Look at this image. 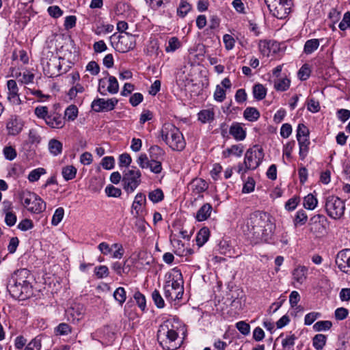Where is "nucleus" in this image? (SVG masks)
I'll list each match as a JSON object with an SVG mask.
<instances>
[{
    "label": "nucleus",
    "instance_id": "c9c22d12",
    "mask_svg": "<svg viewBox=\"0 0 350 350\" xmlns=\"http://www.w3.org/2000/svg\"><path fill=\"white\" fill-rule=\"evenodd\" d=\"M254 96L257 100H262L267 94L265 88L262 84H256L253 88Z\"/></svg>",
    "mask_w": 350,
    "mask_h": 350
},
{
    "label": "nucleus",
    "instance_id": "3c124183",
    "mask_svg": "<svg viewBox=\"0 0 350 350\" xmlns=\"http://www.w3.org/2000/svg\"><path fill=\"white\" fill-rule=\"evenodd\" d=\"M148 168L152 173L159 174L162 171L161 160L150 159Z\"/></svg>",
    "mask_w": 350,
    "mask_h": 350
},
{
    "label": "nucleus",
    "instance_id": "393cba45",
    "mask_svg": "<svg viewBox=\"0 0 350 350\" xmlns=\"http://www.w3.org/2000/svg\"><path fill=\"white\" fill-rule=\"evenodd\" d=\"M210 232L208 228H202L200 230L196 236V243L199 247L202 246L209 238Z\"/></svg>",
    "mask_w": 350,
    "mask_h": 350
},
{
    "label": "nucleus",
    "instance_id": "dca6fc26",
    "mask_svg": "<svg viewBox=\"0 0 350 350\" xmlns=\"http://www.w3.org/2000/svg\"><path fill=\"white\" fill-rule=\"evenodd\" d=\"M134 44L130 36H119L116 49L120 53H126L133 49Z\"/></svg>",
    "mask_w": 350,
    "mask_h": 350
},
{
    "label": "nucleus",
    "instance_id": "f3484780",
    "mask_svg": "<svg viewBox=\"0 0 350 350\" xmlns=\"http://www.w3.org/2000/svg\"><path fill=\"white\" fill-rule=\"evenodd\" d=\"M45 122L53 129H62L65 124L64 118L57 113L49 114L47 118H46Z\"/></svg>",
    "mask_w": 350,
    "mask_h": 350
},
{
    "label": "nucleus",
    "instance_id": "20e7f679",
    "mask_svg": "<svg viewBox=\"0 0 350 350\" xmlns=\"http://www.w3.org/2000/svg\"><path fill=\"white\" fill-rule=\"evenodd\" d=\"M177 326L174 324L172 319L165 321L159 328L157 332V339L163 349L174 350L177 349L175 343L178 338Z\"/></svg>",
    "mask_w": 350,
    "mask_h": 350
},
{
    "label": "nucleus",
    "instance_id": "69168bd1",
    "mask_svg": "<svg viewBox=\"0 0 350 350\" xmlns=\"http://www.w3.org/2000/svg\"><path fill=\"white\" fill-rule=\"evenodd\" d=\"M309 136V130L304 124H299L297 129V139Z\"/></svg>",
    "mask_w": 350,
    "mask_h": 350
},
{
    "label": "nucleus",
    "instance_id": "7ed1b4c3",
    "mask_svg": "<svg viewBox=\"0 0 350 350\" xmlns=\"http://www.w3.org/2000/svg\"><path fill=\"white\" fill-rule=\"evenodd\" d=\"M165 297L170 301L182 299L184 288L182 273L174 269L167 275L163 287Z\"/></svg>",
    "mask_w": 350,
    "mask_h": 350
},
{
    "label": "nucleus",
    "instance_id": "5701e85b",
    "mask_svg": "<svg viewBox=\"0 0 350 350\" xmlns=\"http://www.w3.org/2000/svg\"><path fill=\"white\" fill-rule=\"evenodd\" d=\"M299 146V156L304 159L308 152L310 141L308 137L297 139Z\"/></svg>",
    "mask_w": 350,
    "mask_h": 350
},
{
    "label": "nucleus",
    "instance_id": "0e129e2a",
    "mask_svg": "<svg viewBox=\"0 0 350 350\" xmlns=\"http://www.w3.org/2000/svg\"><path fill=\"white\" fill-rule=\"evenodd\" d=\"M237 329L243 335L246 336L250 334V326L245 321H239L236 323Z\"/></svg>",
    "mask_w": 350,
    "mask_h": 350
},
{
    "label": "nucleus",
    "instance_id": "ea45409f",
    "mask_svg": "<svg viewBox=\"0 0 350 350\" xmlns=\"http://www.w3.org/2000/svg\"><path fill=\"white\" fill-rule=\"evenodd\" d=\"M308 220V216L306 212L303 209L299 210L295 216L293 222L294 225L297 226V225H304L306 223Z\"/></svg>",
    "mask_w": 350,
    "mask_h": 350
},
{
    "label": "nucleus",
    "instance_id": "f03ea898",
    "mask_svg": "<svg viewBox=\"0 0 350 350\" xmlns=\"http://www.w3.org/2000/svg\"><path fill=\"white\" fill-rule=\"evenodd\" d=\"M31 273L26 269L15 271L10 278L7 288L10 295L16 299H25L32 291Z\"/></svg>",
    "mask_w": 350,
    "mask_h": 350
},
{
    "label": "nucleus",
    "instance_id": "f8f14e48",
    "mask_svg": "<svg viewBox=\"0 0 350 350\" xmlns=\"http://www.w3.org/2000/svg\"><path fill=\"white\" fill-rule=\"evenodd\" d=\"M19 88L16 81L10 79L7 81V100L14 105H19L21 103Z\"/></svg>",
    "mask_w": 350,
    "mask_h": 350
},
{
    "label": "nucleus",
    "instance_id": "c85d7f7f",
    "mask_svg": "<svg viewBox=\"0 0 350 350\" xmlns=\"http://www.w3.org/2000/svg\"><path fill=\"white\" fill-rule=\"evenodd\" d=\"M243 116L247 120L254 122L259 118L260 113L254 107H247L244 110Z\"/></svg>",
    "mask_w": 350,
    "mask_h": 350
},
{
    "label": "nucleus",
    "instance_id": "de8ad7c7",
    "mask_svg": "<svg viewBox=\"0 0 350 350\" xmlns=\"http://www.w3.org/2000/svg\"><path fill=\"white\" fill-rule=\"evenodd\" d=\"M94 272L96 276L99 279L107 277L109 273V269L105 265H100L94 268Z\"/></svg>",
    "mask_w": 350,
    "mask_h": 350
},
{
    "label": "nucleus",
    "instance_id": "4be33fe9",
    "mask_svg": "<svg viewBox=\"0 0 350 350\" xmlns=\"http://www.w3.org/2000/svg\"><path fill=\"white\" fill-rule=\"evenodd\" d=\"M63 145L61 142L56 139H51L48 144L49 152L53 156H57L62 152Z\"/></svg>",
    "mask_w": 350,
    "mask_h": 350
},
{
    "label": "nucleus",
    "instance_id": "052dcab7",
    "mask_svg": "<svg viewBox=\"0 0 350 350\" xmlns=\"http://www.w3.org/2000/svg\"><path fill=\"white\" fill-rule=\"evenodd\" d=\"M223 42L224 43L226 49L228 51L232 49L234 46L235 40L230 34H225L223 36Z\"/></svg>",
    "mask_w": 350,
    "mask_h": 350
},
{
    "label": "nucleus",
    "instance_id": "f257e3e1",
    "mask_svg": "<svg viewBox=\"0 0 350 350\" xmlns=\"http://www.w3.org/2000/svg\"><path fill=\"white\" fill-rule=\"evenodd\" d=\"M245 227L244 231H247L248 236L255 243L267 241L273 230L270 215L262 211H255L250 214Z\"/></svg>",
    "mask_w": 350,
    "mask_h": 350
},
{
    "label": "nucleus",
    "instance_id": "39448f33",
    "mask_svg": "<svg viewBox=\"0 0 350 350\" xmlns=\"http://www.w3.org/2000/svg\"><path fill=\"white\" fill-rule=\"evenodd\" d=\"M162 138L173 150L181 151L186 146L183 135L172 124H165L162 129Z\"/></svg>",
    "mask_w": 350,
    "mask_h": 350
},
{
    "label": "nucleus",
    "instance_id": "09e8293b",
    "mask_svg": "<svg viewBox=\"0 0 350 350\" xmlns=\"http://www.w3.org/2000/svg\"><path fill=\"white\" fill-rule=\"evenodd\" d=\"M152 299L158 308H164L165 302L159 291L154 290L152 293Z\"/></svg>",
    "mask_w": 350,
    "mask_h": 350
},
{
    "label": "nucleus",
    "instance_id": "4d7b16f0",
    "mask_svg": "<svg viewBox=\"0 0 350 350\" xmlns=\"http://www.w3.org/2000/svg\"><path fill=\"white\" fill-rule=\"evenodd\" d=\"M299 198L294 196L290 198L285 204V208L288 211H294L299 203Z\"/></svg>",
    "mask_w": 350,
    "mask_h": 350
},
{
    "label": "nucleus",
    "instance_id": "412c9836",
    "mask_svg": "<svg viewBox=\"0 0 350 350\" xmlns=\"http://www.w3.org/2000/svg\"><path fill=\"white\" fill-rule=\"evenodd\" d=\"M8 133L12 135H18L23 129L22 123L17 119H10L7 123Z\"/></svg>",
    "mask_w": 350,
    "mask_h": 350
},
{
    "label": "nucleus",
    "instance_id": "2eb2a0df",
    "mask_svg": "<svg viewBox=\"0 0 350 350\" xmlns=\"http://www.w3.org/2000/svg\"><path fill=\"white\" fill-rule=\"evenodd\" d=\"M189 189L192 194L202 197V193L207 190L208 184L202 178H194L189 183Z\"/></svg>",
    "mask_w": 350,
    "mask_h": 350
},
{
    "label": "nucleus",
    "instance_id": "aec40b11",
    "mask_svg": "<svg viewBox=\"0 0 350 350\" xmlns=\"http://www.w3.org/2000/svg\"><path fill=\"white\" fill-rule=\"evenodd\" d=\"M212 211V206L209 203L202 205L197 211L196 218L198 221L206 220L211 215Z\"/></svg>",
    "mask_w": 350,
    "mask_h": 350
},
{
    "label": "nucleus",
    "instance_id": "4468645a",
    "mask_svg": "<svg viewBox=\"0 0 350 350\" xmlns=\"http://www.w3.org/2000/svg\"><path fill=\"white\" fill-rule=\"evenodd\" d=\"M146 204V196L142 193H138L134 199L132 204L131 213L134 217H139L143 215Z\"/></svg>",
    "mask_w": 350,
    "mask_h": 350
},
{
    "label": "nucleus",
    "instance_id": "5fc2aeb1",
    "mask_svg": "<svg viewBox=\"0 0 350 350\" xmlns=\"http://www.w3.org/2000/svg\"><path fill=\"white\" fill-rule=\"evenodd\" d=\"M225 98L226 91L221 86L217 85L214 92V99L218 102H222Z\"/></svg>",
    "mask_w": 350,
    "mask_h": 350
},
{
    "label": "nucleus",
    "instance_id": "ddd939ff",
    "mask_svg": "<svg viewBox=\"0 0 350 350\" xmlns=\"http://www.w3.org/2000/svg\"><path fill=\"white\" fill-rule=\"evenodd\" d=\"M336 263L338 269L347 273L350 268V250L346 249L339 252L336 258Z\"/></svg>",
    "mask_w": 350,
    "mask_h": 350
},
{
    "label": "nucleus",
    "instance_id": "a19ab883",
    "mask_svg": "<svg viewBox=\"0 0 350 350\" xmlns=\"http://www.w3.org/2000/svg\"><path fill=\"white\" fill-rule=\"evenodd\" d=\"M164 194L161 189H157L148 193V198L153 203H158L163 200Z\"/></svg>",
    "mask_w": 350,
    "mask_h": 350
},
{
    "label": "nucleus",
    "instance_id": "bb28decb",
    "mask_svg": "<svg viewBox=\"0 0 350 350\" xmlns=\"http://www.w3.org/2000/svg\"><path fill=\"white\" fill-rule=\"evenodd\" d=\"M126 260L124 261L123 264L120 262H115L112 264L111 268L119 275L127 274L130 268L129 265H126Z\"/></svg>",
    "mask_w": 350,
    "mask_h": 350
},
{
    "label": "nucleus",
    "instance_id": "7c9ffc66",
    "mask_svg": "<svg viewBox=\"0 0 350 350\" xmlns=\"http://www.w3.org/2000/svg\"><path fill=\"white\" fill-rule=\"evenodd\" d=\"M159 44L157 40H151L146 48V53L149 56H158L159 53Z\"/></svg>",
    "mask_w": 350,
    "mask_h": 350
},
{
    "label": "nucleus",
    "instance_id": "6e6d98bb",
    "mask_svg": "<svg viewBox=\"0 0 350 350\" xmlns=\"http://www.w3.org/2000/svg\"><path fill=\"white\" fill-rule=\"evenodd\" d=\"M134 299H135L139 308L144 311L146 306L145 296L140 292L137 291L134 294Z\"/></svg>",
    "mask_w": 350,
    "mask_h": 350
},
{
    "label": "nucleus",
    "instance_id": "37998d69",
    "mask_svg": "<svg viewBox=\"0 0 350 350\" xmlns=\"http://www.w3.org/2000/svg\"><path fill=\"white\" fill-rule=\"evenodd\" d=\"M64 216V209L62 207L57 208L52 217L51 224L54 226H57L62 220Z\"/></svg>",
    "mask_w": 350,
    "mask_h": 350
},
{
    "label": "nucleus",
    "instance_id": "cd10ccee",
    "mask_svg": "<svg viewBox=\"0 0 350 350\" xmlns=\"http://www.w3.org/2000/svg\"><path fill=\"white\" fill-rule=\"evenodd\" d=\"M318 204V200L312 194L310 193L304 197L303 205L305 208L314 210Z\"/></svg>",
    "mask_w": 350,
    "mask_h": 350
},
{
    "label": "nucleus",
    "instance_id": "79ce46f5",
    "mask_svg": "<svg viewBox=\"0 0 350 350\" xmlns=\"http://www.w3.org/2000/svg\"><path fill=\"white\" fill-rule=\"evenodd\" d=\"M180 47V43L176 37L170 38L168 40L167 45L165 46V51L167 53L174 52L176 49Z\"/></svg>",
    "mask_w": 350,
    "mask_h": 350
},
{
    "label": "nucleus",
    "instance_id": "0eeeda50",
    "mask_svg": "<svg viewBox=\"0 0 350 350\" xmlns=\"http://www.w3.org/2000/svg\"><path fill=\"white\" fill-rule=\"evenodd\" d=\"M270 14L278 19H284L291 13L292 0H265Z\"/></svg>",
    "mask_w": 350,
    "mask_h": 350
},
{
    "label": "nucleus",
    "instance_id": "49530a36",
    "mask_svg": "<svg viewBox=\"0 0 350 350\" xmlns=\"http://www.w3.org/2000/svg\"><path fill=\"white\" fill-rule=\"evenodd\" d=\"M77 116H78V109L74 105H70L65 110V117L68 120L72 121V120H75L76 118L77 117Z\"/></svg>",
    "mask_w": 350,
    "mask_h": 350
},
{
    "label": "nucleus",
    "instance_id": "2f4dec72",
    "mask_svg": "<svg viewBox=\"0 0 350 350\" xmlns=\"http://www.w3.org/2000/svg\"><path fill=\"white\" fill-rule=\"evenodd\" d=\"M77 171L73 165H66L62 168V174L66 180H70L75 178Z\"/></svg>",
    "mask_w": 350,
    "mask_h": 350
},
{
    "label": "nucleus",
    "instance_id": "c756f323",
    "mask_svg": "<svg viewBox=\"0 0 350 350\" xmlns=\"http://www.w3.org/2000/svg\"><path fill=\"white\" fill-rule=\"evenodd\" d=\"M291 81L287 77H281L275 80L274 88L278 91H285L288 89Z\"/></svg>",
    "mask_w": 350,
    "mask_h": 350
},
{
    "label": "nucleus",
    "instance_id": "680f3d73",
    "mask_svg": "<svg viewBox=\"0 0 350 350\" xmlns=\"http://www.w3.org/2000/svg\"><path fill=\"white\" fill-rule=\"evenodd\" d=\"M254 187H255L254 180L251 177H248L247 180H246V182L245 183V184L243 185L242 192L244 193H251L252 191H254Z\"/></svg>",
    "mask_w": 350,
    "mask_h": 350
},
{
    "label": "nucleus",
    "instance_id": "58836bf2",
    "mask_svg": "<svg viewBox=\"0 0 350 350\" xmlns=\"http://www.w3.org/2000/svg\"><path fill=\"white\" fill-rule=\"evenodd\" d=\"M326 336L323 334H317L313 338V346L317 350L323 349L326 343Z\"/></svg>",
    "mask_w": 350,
    "mask_h": 350
},
{
    "label": "nucleus",
    "instance_id": "473e14b6",
    "mask_svg": "<svg viewBox=\"0 0 350 350\" xmlns=\"http://www.w3.org/2000/svg\"><path fill=\"white\" fill-rule=\"evenodd\" d=\"M191 10V5L188 0H181L177 9V14L181 17H185Z\"/></svg>",
    "mask_w": 350,
    "mask_h": 350
},
{
    "label": "nucleus",
    "instance_id": "6ab92c4d",
    "mask_svg": "<svg viewBox=\"0 0 350 350\" xmlns=\"http://www.w3.org/2000/svg\"><path fill=\"white\" fill-rule=\"evenodd\" d=\"M230 134L237 141L243 140L245 138L246 133L241 124L234 122L230 127Z\"/></svg>",
    "mask_w": 350,
    "mask_h": 350
},
{
    "label": "nucleus",
    "instance_id": "72a5a7b5",
    "mask_svg": "<svg viewBox=\"0 0 350 350\" xmlns=\"http://www.w3.org/2000/svg\"><path fill=\"white\" fill-rule=\"evenodd\" d=\"M319 46V41L318 39H311L305 43L304 52L306 54H311L316 51Z\"/></svg>",
    "mask_w": 350,
    "mask_h": 350
},
{
    "label": "nucleus",
    "instance_id": "bf43d9fd",
    "mask_svg": "<svg viewBox=\"0 0 350 350\" xmlns=\"http://www.w3.org/2000/svg\"><path fill=\"white\" fill-rule=\"evenodd\" d=\"M105 193L109 197L118 198L121 196L122 191L119 188H116L113 185H109L105 188Z\"/></svg>",
    "mask_w": 350,
    "mask_h": 350
},
{
    "label": "nucleus",
    "instance_id": "e433bc0d",
    "mask_svg": "<svg viewBox=\"0 0 350 350\" xmlns=\"http://www.w3.org/2000/svg\"><path fill=\"white\" fill-rule=\"evenodd\" d=\"M107 91L111 94H115L119 91V84L117 79L113 76H109L108 78Z\"/></svg>",
    "mask_w": 350,
    "mask_h": 350
},
{
    "label": "nucleus",
    "instance_id": "a878e982",
    "mask_svg": "<svg viewBox=\"0 0 350 350\" xmlns=\"http://www.w3.org/2000/svg\"><path fill=\"white\" fill-rule=\"evenodd\" d=\"M243 152V148L241 145H233L223 152V156L226 158L229 157L230 155L241 157Z\"/></svg>",
    "mask_w": 350,
    "mask_h": 350
},
{
    "label": "nucleus",
    "instance_id": "864d4df0",
    "mask_svg": "<svg viewBox=\"0 0 350 350\" xmlns=\"http://www.w3.org/2000/svg\"><path fill=\"white\" fill-rule=\"evenodd\" d=\"M112 247L116 250L111 254V257L117 259L122 258L124 253L122 245L120 243H113Z\"/></svg>",
    "mask_w": 350,
    "mask_h": 350
},
{
    "label": "nucleus",
    "instance_id": "e2e57ef3",
    "mask_svg": "<svg viewBox=\"0 0 350 350\" xmlns=\"http://www.w3.org/2000/svg\"><path fill=\"white\" fill-rule=\"evenodd\" d=\"M338 27L342 31H345L347 29L350 28V12L345 13Z\"/></svg>",
    "mask_w": 350,
    "mask_h": 350
},
{
    "label": "nucleus",
    "instance_id": "423d86ee",
    "mask_svg": "<svg viewBox=\"0 0 350 350\" xmlns=\"http://www.w3.org/2000/svg\"><path fill=\"white\" fill-rule=\"evenodd\" d=\"M20 198L24 207L31 213L38 214L46 208L45 202L33 192L23 191L20 195Z\"/></svg>",
    "mask_w": 350,
    "mask_h": 350
},
{
    "label": "nucleus",
    "instance_id": "774afa93",
    "mask_svg": "<svg viewBox=\"0 0 350 350\" xmlns=\"http://www.w3.org/2000/svg\"><path fill=\"white\" fill-rule=\"evenodd\" d=\"M35 114L39 118L46 120V118L49 116L48 108L45 106H38L35 109Z\"/></svg>",
    "mask_w": 350,
    "mask_h": 350
},
{
    "label": "nucleus",
    "instance_id": "f704fd0d",
    "mask_svg": "<svg viewBox=\"0 0 350 350\" xmlns=\"http://www.w3.org/2000/svg\"><path fill=\"white\" fill-rule=\"evenodd\" d=\"M214 119V112L210 109L202 110L198 113V120L202 123L209 122Z\"/></svg>",
    "mask_w": 350,
    "mask_h": 350
},
{
    "label": "nucleus",
    "instance_id": "b1692460",
    "mask_svg": "<svg viewBox=\"0 0 350 350\" xmlns=\"http://www.w3.org/2000/svg\"><path fill=\"white\" fill-rule=\"evenodd\" d=\"M149 154L150 159L162 160L165 155V151L159 146L154 145L149 148Z\"/></svg>",
    "mask_w": 350,
    "mask_h": 350
},
{
    "label": "nucleus",
    "instance_id": "6e6552de",
    "mask_svg": "<svg viewBox=\"0 0 350 350\" xmlns=\"http://www.w3.org/2000/svg\"><path fill=\"white\" fill-rule=\"evenodd\" d=\"M325 210L330 218L339 219L345 213V202L336 196H329L325 198Z\"/></svg>",
    "mask_w": 350,
    "mask_h": 350
},
{
    "label": "nucleus",
    "instance_id": "603ef678",
    "mask_svg": "<svg viewBox=\"0 0 350 350\" xmlns=\"http://www.w3.org/2000/svg\"><path fill=\"white\" fill-rule=\"evenodd\" d=\"M4 157L9 161L14 160L17 155L16 151L12 146H5L3 150Z\"/></svg>",
    "mask_w": 350,
    "mask_h": 350
},
{
    "label": "nucleus",
    "instance_id": "c03bdc74",
    "mask_svg": "<svg viewBox=\"0 0 350 350\" xmlns=\"http://www.w3.org/2000/svg\"><path fill=\"white\" fill-rule=\"evenodd\" d=\"M114 299L120 304L122 305L126 299V291L123 287H118L113 293Z\"/></svg>",
    "mask_w": 350,
    "mask_h": 350
},
{
    "label": "nucleus",
    "instance_id": "8fccbe9b",
    "mask_svg": "<svg viewBox=\"0 0 350 350\" xmlns=\"http://www.w3.org/2000/svg\"><path fill=\"white\" fill-rule=\"evenodd\" d=\"M150 161V159H148L147 154L145 153L140 154L136 160L137 165L142 169L148 168Z\"/></svg>",
    "mask_w": 350,
    "mask_h": 350
},
{
    "label": "nucleus",
    "instance_id": "a211bd4d",
    "mask_svg": "<svg viewBox=\"0 0 350 350\" xmlns=\"http://www.w3.org/2000/svg\"><path fill=\"white\" fill-rule=\"evenodd\" d=\"M294 282L302 284L307 278L308 268L305 266L299 265L294 269L292 273Z\"/></svg>",
    "mask_w": 350,
    "mask_h": 350
},
{
    "label": "nucleus",
    "instance_id": "a18cd8bd",
    "mask_svg": "<svg viewBox=\"0 0 350 350\" xmlns=\"http://www.w3.org/2000/svg\"><path fill=\"white\" fill-rule=\"evenodd\" d=\"M332 326V323L330 321H317L313 326L316 332H322L329 329Z\"/></svg>",
    "mask_w": 350,
    "mask_h": 350
},
{
    "label": "nucleus",
    "instance_id": "13d9d810",
    "mask_svg": "<svg viewBox=\"0 0 350 350\" xmlns=\"http://www.w3.org/2000/svg\"><path fill=\"white\" fill-rule=\"evenodd\" d=\"M120 167H129L132 162L131 157L128 153H123L119 157Z\"/></svg>",
    "mask_w": 350,
    "mask_h": 350
},
{
    "label": "nucleus",
    "instance_id": "338daca9",
    "mask_svg": "<svg viewBox=\"0 0 350 350\" xmlns=\"http://www.w3.org/2000/svg\"><path fill=\"white\" fill-rule=\"evenodd\" d=\"M40 349L41 340L38 338H35L27 344L24 350H40Z\"/></svg>",
    "mask_w": 350,
    "mask_h": 350
},
{
    "label": "nucleus",
    "instance_id": "9d476101",
    "mask_svg": "<svg viewBox=\"0 0 350 350\" xmlns=\"http://www.w3.org/2000/svg\"><path fill=\"white\" fill-rule=\"evenodd\" d=\"M264 158L263 149L258 146H254L248 149L244 158V165L245 169L243 172H246L248 170H255L261 163Z\"/></svg>",
    "mask_w": 350,
    "mask_h": 350
},
{
    "label": "nucleus",
    "instance_id": "1a4fd4ad",
    "mask_svg": "<svg viewBox=\"0 0 350 350\" xmlns=\"http://www.w3.org/2000/svg\"><path fill=\"white\" fill-rule=\"evenodd\" d=\"M141 172L136 167L124 172L122 180L124 189L128 193L133 192L141 183Z\"/></svg>",
    "mask_w": 350,
    "mask_h": 350
},
{
    "label": "nucleus",
    "instance_id": "9b49d317",
    "mask_svg": "<svg viewBox=\"0 0 350 350\" xmlns=\"http://www.w3.org/2000/svg\"><path fill=\"white\" fill-rule=\"evenodd\" d=\"M118 103V100L116 98L108 99L97 98L92 102L91 107L97 113L108 112L114 109Z\"/></svg>",
    "mask_w": 350,
    "mask_h": 350
},
{
    "label": "nucleus",
    "instance_id": "4c0bfd02",
    "mask_svg": "<svg viewBox=\"0 0 350 350\" xmlns=\"http://www.w3.org/2000/svg\"><path fill=\"white\" fill-rule=\"evenodd\" d=\"M46 170L42 167L36 168L30 172L28 175V180L29 182H36L39 180L40 176L46 174Z\"/></svg>",
    "mask_w": 350,
    "mask_h": 350
}]
</instances>
